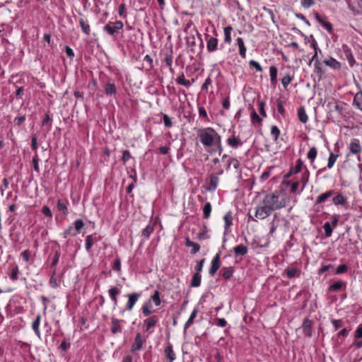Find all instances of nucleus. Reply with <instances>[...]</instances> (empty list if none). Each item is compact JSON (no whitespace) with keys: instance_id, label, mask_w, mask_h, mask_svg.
Returning <instances> with one entry per match:
<instances>
[{"instance_id":"f257e3e1","label":"nucleus","mask_w":362,"mask_h":362,"mask_svg":"<svg viewBox=\"0 0 362 362\" xmlns=\"http://www.w3.org/2000/svg\"><path fill=\"white\" fill-rule=\"evenodd\" d=\"M262 204H265L273 212L275 210L284 207L286 206V201L284 195L276 191L266 194L263 198Z\"/></svg>"},{"instance_id":"f03ea898","label":"nucleus","mask_w":362,"mask_h":362,"mask_svg":"<svg viewBox=\"0 0 362 362\" xmlns=\"http://www.w3.org/2000/svg\"><path fill=\"white\" fill-rule=\"evenodd\" d=\"M197 136L204 147H209L215 142L217 133L214 129L209 127L198 129Z\"/></svg>"},{"instance_id":"7ed1b4c3","label":"nucleus","mask_w":362,"mask_h":362,"mask_svg":"<svg viewBox=\"0 0 362 362\" xmlns=\"http://www.w3.org/2000/svg\"><path fill=\"white\" fill-rule=\"evenodd\" d=\"M272 211L265 204L257 206L255 207V217L252 218L253 221H257V219H264L272 214Z\"/></svg>"},{"instance_id":"20e7f679","label":"nucleus","mask_w":362,"mask_h":362,"mask_svg":"<svg viewBox=\"0 0 362 362\" xmlns=\"http://www.w3.org/2000/svg\"><path fill=\"white\" fill-rule=\"evenodd\" d=\"M123 23L120 21H117L114 23L109 22L104 27V30L110 35H115L118 33L119 30L123 28Z\"/></svg>"},{"instance_id":"39448f33","label":"nucleus","mask_w":362,"mask_h":362,"mask_svg":"<svg viewBox=\"0 0 362 362\" xmlns=\"http://www.w3.org/2000/svg\"><path fill=\"white\" fill-rule=\"evenodd\" d=\"M221 267V253H217L214 257L213 258L211 263V267L209 269V274L211 276H214L216 272L218 271V269Z\"/></svg>"},{"instance_id":"423d86ee","label":"nucleus","mask_w":362,"mask_h":362,"mask_svg":"<svg viewBox=\"0 0 362 362\" xmlns=\"http://www.w3.org/2000/svg\"><path fill=\"white\" fill-rule=\"evenodd\" d=\"M141 294L139 293H132L127 295L128 301L126 305V310L131 311L133 309L134 305L140 298Z\"/></svg>"},{"instance_id":"0eeeda50","label":"nucleus","mask_w":362,"mask_h":362,"mask_svg":"<svg viewBox=\"0 0 362 362\" xmlns=\"http://www.w3.org/2000/svg\"><path fill=\"white\" fill-rule=\"evenodd\" d=\"M349 149L350 153L354 155H358L362 151V148L361 146L360 142L358 139L351 140L349 144Z\"/></svg>"},{"instance_id":"6e6552de","label":"nucleus","mask_w":362,"mask_h":362,"mask_svg":"<svg viewBox=\"0 0 362 362\" xmlns=\"http://www.w3.org/2000/svg\"><path fill=\"white\" fill-rule=\"evenodd\" d=\"M206 48L209 52H215L218 47V39L214 37L206 36Z\"/></svg>"},{"instance_id":"1a4fd4ad","label":"nucleus","mask_w":362,"mask_h":362,"mask_svg":"<svg viewBox=\"0 0 362 362\" xmlns=\"http://www.w3.org/2000/svg\"><path fill=\"white\" fill-rule=\"evenodd\" d=\"M124 322V321L122 320H119L115 317H112L111 318V323H112L111 332L113 334H117V333L121 332H122L121 323H122Z\"/></svg>"},{"instance_id":"9d476101","label":"nucleus","mask_w":362,"mask_h":362,"mask_svg":"<svg viewBox=\"0 0 362 362\" xmlns=\"http://www.w3.org/2000/svg\"><path fill=\"white\" fill-rule=\"evenodd\" d=\"M315 18L328 32L331 33L332 30V24L326 21L325 16H321L318 13L315 14Z\"/></svg>"},{"instance_id":"9b49d317","label":"nucleus","mask_w":362,"mask_h":362,"mask_svg":"<svg viewBox=\"0 0 362 362\" xmlns=\"http://www.w3.org/2000/svg\"><path fill=\"white\" fill-rule=\"evenodd\" d=\"M323 62L325 64L334 70H339L341 67V63L332 57L325 59Z\"/></svg>"},{"instance_id":"f8f14e48","label":"nucleus","mask_w":362,"mask_h":362,"mask_svg":"<svg viewBox=\"0 0 362 362\" xmlns=\"http://www.w3.org/2000/svg\"><path fill=\"white\" fill-rule=\"evenodd\" d=\"M312 321L310 320H305L303 322L302 329L304 334L308 337H312Z\"/></svg>"},{"instance_id":"ddd939ff","label":"nucleus","mask_w":362,"mask_h":362,"mask_svg":"<svg viewBox=\"0 0 362 362\" xmlns=\"http://www.w3.org/2000/svg\"><path fill=\"white\" fill-rule=\"evenodd\" d=\"M142 345H143V340L141 339V334L137 333L135 337L134 341L132 346V351H135L140 350L142 348Z\"/></svg>"},{"instance_id":"4468645a","label":"nucleus","mask_w":362,"mask_h":362,"mask_svg":"<svg viewBox=\"0 0 362 362\" xmlns=\"http://www.w3.org/2000/svg\"><path fill=\"white\" fill-rule=\"evenodd\" d=\"M99 240V238L95 235H90L86 238V249L89 251L93 245Z\"/></svg>"},{"instance_id":"2eb2a0df","label":"nucleus","mask_w":362,"mask_h":362,"mask_svg":"<svg viewBox=\"0 0 362 362\" xmlns=\"http://www.w3.org/2000/svg\"><path fill=\"white\" fill-rule=\"evenodd\" d=\"M159 317L156 315H153L151 317H148L144 320V323L146 324V330L148 331L152 327H153L157 322L158 321Z\"/></svg>"},{"instance_id":"dca6fc26","label":"nucleus","mask_w":362,"mask_h":362,"mask_svg":"<svg viewBox=\"0 0 362 362\" xmlns=\"http://www.w3.org/2000/svg\"><path fill=\"white\" fill-rule=\"evenodd\" d=\"M233 250L235 252V256L238 257L244 256L245 255H246L248 251V249L246 246L243 245H238L233 248Z\"/></svg>"},{"instance_id":"f3484780","label":"nucleus","mask_w":362,"mask_h":362,"mask_svg":"<svg viewBox=\"0 0 362 362\" xmlns=\"http://www.w3.org/2000/svg\"><path fill=\"white\" fill-rule=\"evenodd\" d=\"M185 245L188 247H192L191 250L192 254H195L200 250L199 245L193 241H191L188 238H187L185 240Z\"/></svg>"},{"instance_id":"a211bd4d","label":"nucleus","mask_w":362,"mask_h":362,"mask_svg":"<svg viewBox=\"0 0 362 362\" xmlns=\"http://www.w3.org/2000/svg\"><path fill=\"white\" fill-rule=\"evenodd\" d=\"M108 293L110 294L111 299L112 300V301L114 303V308H115L117 305V295L120 293V290H119L117 288L112 287L109 289Z\"/></svg>"},{"instance_id":"6ab92c4d","label":"nucleus","mask_w":362,"mask_h":362,"mask_svg":"<svg viewBox=\"0 0 362 362\" xmlns=\"http://www.w3.org/2000/svg\"><path fill=\"white\" fill-rule=\"evenodd\" d=\"M354 105L362 111V91L357 93L354 98Z\"/></svg>"},{"instance_id":"aec40b11","label":"nucleus","mask_w":362,"mask_h":362,"mask_svg":"<svg viewBox=\"0 0 362 362\" xmlns=\"http://www.w3.org/2000/svg\"><path fill=\"white\" fill-rule=\"evenodd\" d=\"M298 117L299 120L302 123L305 124L308 122V117L303 107H300L298 108Z\"/></svg>"},{"instance_id":"412c9836","label":"nucleus","mask_w":362,"mask_h":362,"mask_svg":"<svg viewBox=\"0 0 362 362\" xmlns=\"http://www.w3.org/2000/svg\"><path fill=\"white\" fill-rule=\"evenodd\" d=\"M165 354L169 362H173L175 358V354L171 345H169L165 348Z\"/></svg>"},{"instance_id":"4be33fe9","label":"nucleus","mask_w":362,"mask_h":362,"mask_svg":"<svg viewBox=\"0 0 362 362\" xmlns=\"http://www.w3.org/2000/svg\"><path fill=\"white\" fill-rule=\"evenodd\" d=\"M40 315H37L35 321H33L32 324V328L35 331L36 335L40 338Z\"/></svg>"},{"instance_id":"5701e85b","label":"nucleus","mask_w":362,"mask_h":362,"mask_svg":"<svg viewBox=\"0 0 362 362\" xmlns=\"http://www.w3.org/2000/svg\"><path fill=\"white\" fill-rule=\"evenodd\" d=\"M197 313H198V310L197 308H194L193 310V311L192 312L188 320L185 322V331H186V329L187 328H189L192 324H193V322H194V318L197 317Z\"/></svg>"},{"instance_id":"b1692460","label":"nucleus","mask_w":362,"mask_h":362,"mask_svg":"<svg viewBox=\"0 0 362 362\" xmlns=\"http://www.w3.org/2000/svg\"><path fill=\"white\" fill-rule=\"evenodd\" d=\"M333 194H334L333 190H329V191L326 192L325 193L321 194L320 196L317 197L316 202L317 204L324 202L325 200H327L328 198H329L332 195H333Z\"/></svg>"},{"instance_id":"393cba45","label":"nucleus","mask_w":362,"mask_h":362,"mask_svg":"<svg viewBox=\"0 0 362 362\" xmlns=\"http://www.w3.org/2000/svg\"><path fill=\"white\" fill-rule=\"evenodd\" d=\"M237 44H238V47H239L240 55L243 58H245V56H246V47L244 45L243 40L241 37H238L237 39Z\"/></svg>"},{"instance_id":"a878e982","label":"nucleus","mask_w":362,"mask_h":362,"mask_svg":"<svg viewBox=\"0 0 362 362\" xmlns=\"http://www.w3.org/2000/svg\"><path fill=\"white\" fill-rule=\"evenodd\" d=\"M201 274L198 272H195L192 276V281H191V286L192 287H198L200 286L201 284Z\"/></svg>"},{"instance_id":"bb28decb","label":"nucleus","mask_w":362,"mask_h":362,"mask_svg":"<svg viewBox=\"0 0 362 362\" xmlns=\"http://www.w3.org/2000/svg\"><path fill=\"white\" fill-rule=\"evenodd\" d=\"M309 176H310V173H309L308 170L306 169L305 171L302 174L301 178L300 180V182L302 183L301 191H303L306 185L308 184V182L309 181Z\"/></svg>"},{"instance_id":"cd10ccee","label":"nucleus","mask_w":362,"mask_h":362,"mask_svg":"<svg viewBox=\"0 0 362 362\" xmlns=\"http://www.w3.org/2000/svg\"><path fill=\"white\" fill-rule=\"evenodd\" d=\"M227 143L228 144L229 146H230L233 148H237L239 145L242 144L240 139L235 137V136L229 137L227 139Z\"/></svg>"},{"instance_id":"c85d7f7f","label":"nucleus","mask_w":362,"mask_h":362,"mask_svg":"<svg viewBox=\"0 0 362 362\" xmlns=\"http://www.w3.org/2000/svg\"><path fill=\"white\" fill-rule=\"evenodd\" d=\"M344 51L350 66H352L355 63V59L351 54L350 49L348 48V47H344Z\"/></svg>"},{"instance_id":"c756f323","label":"nucleus","mask_w":362,"mask_h":362,"mask_svg":"<svg viewBox=\"0 0 362 362\" xmlns=\"http://www.w3.org/2000/svg\"><path fill=\"white\" fill-rule=\"evenodd\" d=\"M116 87L114 83H107L105 87V92L106 95H111L116 93Z\"/></svg>"},{"instance_id":"7c9ffc66","label":"nucleus","mask_w":362,"mask_h":362,"mask_svg":"<svg viewBox=\"0 0 362 362\" xmlns=\"http://www.w3.org/2000/svg\"><path fill=\"white\" fill-rule=\"evenodd\" d=\"M223 219L225 221V229L228 230L232 225L233 216L231 212L226 213L223 216Z\"/></svg>"},{"instance_id":"2f4dec72","label":"nucleus","mask_w":362,"mask_h":362,"mask_svg":"<svg viewBox=\"0 0 362 362\" xmlns=\"http://www.w3.org/2000/svg\"><path fill=\"white\" fill-rule=\"evenodd\" d=\"M346 201V198L340 194L335 196L332 199V202L335 205H344Z\"/></svg>"},{"instance_id":"473e14b6","label":"nucleus","mask_w":362,"mask_h":362,"mask_svg":"<svg viewBox=\"0 0 362 362\" xmlns=\"http://www.w3.org/2000/svg\"><path fill=\"white\" fill-rule=\"evenodd\" d=\"M219 179L216 175H211L210 176V185L212 190H215L217 188Z\"/></svg>"},{"instance_id":"72a5a7b5","label":"nucleus","mask_w":362,"mask_h":362,"mask_svg":"<svg viewBox=\"0 0 362 362\" xmlns=\"http://www.w3.org/2000/svg\"><path fill=\"white\" fill-rule=\"evenodd\" d=\"M176 81H177V83H179L180 85H182V86H185L186 87H189L191 86L190 81H188V80H186L185 78L184 74H182L181 75H180L177 78Z\"/></svg>"},{"instance_id":"f704fd0d","label":"nucleus","mask_w":362,"mask_h":362,"mask_svg":"<svg viewBox=\"0 0 362 362\" xmlns=\"http://www.w3.org/2000/svg\"><path fill=\"white\" fill-rule=\"evenodd\" d=\"M232 29V27L230 25L224 28V41L227 43H230L231 42L230 33Z\"/></svg>"},{"instance_id":"c9c22d12","label":"nucleus","mask_w":362,"mask_h":362,"mask_svg":"<svg viewBox=\"0 0 362 362\" xmlns=\"http://www.w3.org/2000/svg\"><path fill=\"white\" fill-rule=\"evenodd\" d=\"M269 74L271 78V81L273 84L276 83V76H277V69L276 66H271L269 69Z\"/></svg>"},{"instance_id":"e433bc0d","label":"nucleus","mask_w":362,"mask_h":362,"mask_svg":"<svg viewBox=\"0 0 362 362\" xmlns=\"http://www.w3.org/2000/svg\"><path fill=\"white\" fill-rule=\"evenodd\" d=\"M223 271V277L226 279H230L233 273V269L232 267H224L222 269Z\"/></svg>"},{"instance_id":"4c0bfd02","label":"nucleus","mask_w":362,"mask_h":362,"mask_svg":"<svg viewBox=\"0 0 362 362\" xmlns=\"http://www.w3.org/2000/svg\"><path fill=\"white\" fill-rule=\"evenodd\" d=\"M323 228L325 230V234L327 238H329L332 233V228L331 223L329 222L325 223L323 226Z\"/></svg>"},{"instance_id":"58836bf2","label":"nucleus","mask_w":362,"mask_h":362,"mask_svg":"<svg viewBox=\"0 0 362 362\" xmlns=\"http://www.w3.org/2000/svg\"><path fill=\"white\" fill-rule=\"evenodd\" d=\"M79 23L82 30L87 35L90 33V29L88 23H86L83 18L79 20Z\"/></svg>"},{"instance_id":"ea45409f","label":"nucleus","mask_w":362,"mask_h":362,"mask_svg":"<svg viewBox=\"0 0 362 362\" xmlns=\"http://www.w3.org/2000/svg\"><path fill=\"white\" fill-rule=\"evenodd\" d=\"M211 211V205L209 202H206L204 204L203 212H204V216L205 218H208L210 216V214Z\"/></svg>"},{"instance_id":"a19ab883","label":"nucleus","mask_w":362,"mask_h":362,"mask_svg":"<svg viewBox=\"0 0 362 362\" xmlns=\"http://www.w3.org/2000/svg\"><path fill=\"white\" fill-rule=\"evenodd\" d=\"M317 153V149L315 147H312L309 150V151L307 154V156H308V159L310 160L311 162L314 161L315 158H316Z\"/></svg>"},{"instance_id":"79ce46f5","label":"nucleus","mask_w":362,"mask_h":362,"mask_svg":"<svg viewBox=\"0 0 362 362\" xmlns=\"http://www.w3.org/2000/svg\"><path fill=\"white\" fill-rule=\"evenodd\" d=\"M153 231V227L148 225L142 231V236L148 238Z\"/></svg>"},{"instance_id":"37998d69","label":"nucleus","mask_w":362,"mask_h":362,"mask_svg":"<svg viewBox=\"0 0 362 362\" xmlns=\"http://www.w3.org/2000/svg\"><path fill=\"white\" fill-rule=\"evenodd\" d=\"M151 305V303L148 302V303H146L144 305L143 308H142V313L143 314L145 315V316H148L150 314H151L152 311L150 309Z\"/></svg>"},{"instance_id":"c03bdc74","label":"nucleus","mask_w":362,"mask_h":362,"mask_svg":"<svg viewBox=\"0 0 362 362\" xmlns=\"http://www.w3.org/2000/svg\"><path fill=\"white\" fill-rule=\"evenodd\" d=\"M151 299L156 306L160 305V293L158 291H156L153 295L151 296Z\"/></svg>"},{"instance_id":"a18cd8bd","label":"nucleus","mask_w":362,"mask_h":362,"mask_svg":"<svg viewBox=\"0 0 362 362\" xmlns=\"http://www.w3.org/2000/svg\"><path fill=\"white\" fill-rule=\"evenodd\" d=\"M271 134L274 136V139L275 141H276L278 139L279 136L280 134V131L276 126L273 125L271 127Z\"/></svg>"},{"instance_id":"49530a36","label":"nucleus","mask_w":362,"mask_h":362,"mask_svg":"<svg viewBox=\"0 0 362 362\" xmlns=\"http://www.w3.org/2000/svg\"><path fill=\"white\" fill-rule=\"evenodd\" d=\"M341 287H342V283L340 281H337V282L334 283L329 287V291H337L340 290L341 288Z\"/></svg>"},{"instance_id":"de8ad7c7","label":"nucleus","mask_w":362,"mask_h":362,"mask_svg":"<svg viewBox=\"0 0 362 362\" xmlns=\"http://www.w3.org/2000/svg\"><path fill=\"white\" fill-rule=\"evenodd\" d=\"M337 156H335L333 153H331L329 156V158H328V163H327V167L329 168H332L334 164V163L336 162V160H337Z\"/></svg>"},{"instance_id":"09e8293b","label":"nucleus","mask_w":362,"mask_h":362,"mask_svg":"<svg viewBox=\"0 0 362 362\" xmlns=\"http://www.w3.org/2000/svg\"><path fill=\"white\" fill-rule=\"evenodd\" d=\"M76 235V232L74 230L72 226H70L69 228L64 230V237L66 238L68 236H75Z\"/></svg>"},{"instance_id":"8fccbe9b","label":"nucleus","mask_w":362,"mask_h":362,"mask_svg":"<svg viewBox=\"0 0 362 362\" xmlns=\"http://www.w3.org/2000/svg\"><path fill=\"white\" fill-rule=\"evenodd\" d=\"M186 42L189 47H193L196 45L195 37L193 35L186 37Z\"/></svg>"},{"instance_id":"3c124183","label":"nucleus","mask_w":362,"mask_h":362,"mask_svg":"<svg viewBox=\"0 0 362 362\" xmlns=\"http://www.w3.org/2000/svg\"><path fill=\"white\" fill-rule=\"evenodd\" d=\"M292 78L290 76V75L288 74H286V76H284L282 78H281V83H282V85L284 86V87L285 88H286V87L288 86V85L291 83Z\"/></svg>"},{"instance_id":"603ef678","label":"nucleus","mask_w":362,"mask_h":362,"mask_svg":"<svg viewBox=\"0 0 362 362\" xmlns=\"http://www.w3.org/2000/svg\"><path fill=\"white\" fill-rule=\"evenodd\" d=\"M57 209H59V211L63 212L64 214H67L66 206L61 200H59L57 202Z\"/></svg>"},{"instance_id":"864d4df0","label":"nucleus","mask_w":362,"mask_h":362,"mask_svg":"<svg viewBox=\"0 0 362 362\" xmlns=\"http://www.w3.org/2000/svg\"><path fill=\"white\" fill-rule=\"evenodd\" d=\"M84 223L82 220L78 219L74 222V227L76 233L80 231V230L83 227Z\"/></svg>"},{"instance_id":"5fc2aeb1","label":"nucleus","mask_w":362,"mask_h":362,"mask_svg":"<svg viewBox=\"0 0 362 362\" xmlns=\"http://www.w3.org/2000/svg\"><path fill=\"white\" fill-rule=\"evenodd\" d=\"M303 165V161L300 159H298L296 162L295 168L293 170V173L294 174L298 173L301 170Z\"/></svg>"},{"instance_id":"6e6d98bb","label":"nucleus","mask_w":362,"mask_h":362,"mask_svg":"<svg viewBox=\"0 0 362 362\" xmlns=\"http://www.w3.org/2000/svg\"><path fill=\"white\" fill-rule=\"evenodd\" d=\"M315 4V0H303L301 5L305 8H308Z\"/></svg>"},{"instance_id":"4d7b16f0","label":"nucleus","mask_w":362,"mask_h":362,"mask_svg":"<svg viewBox=\"0 0 362 362\" xmlns=\"http://www.w3.org/2000/svg\"><path fill=\"white\" fill-rule=\"evenodd\" d=\"M249 64H250V66H252V67L255 68V69H256L257 71H259V72H260V71H262V66H260V64H259L257 62H256V61H255V60H250V61L249 62Z\"/></svg>"},{"instance_id":"13d9d810","label":"nucleus","mask_w":362,"mask_h":362,"mask_svg":"<svg viewBox=\"0 0 362 362\" xmlns=\"http://www.w3.org/2000/svg\"><path fill=\"white\" fill-rule=\"evenodd\" d=\"M18 267L17 266H16L12 269V272L10 275V278L13 281L17 280L18 279Z\"/></svg>"},{"instance_id":"bf43d9fd","label":"nucleus","mask_w":362,"mask_h":362,"mask_svg":"<svg viewBox=\"0 0 362 362\" xmlns=\"http://www.w3.org/2000/svg\"><path fill=\"white\" fill-rule=\"evenodd\" d=\"M251 119L253 122H257L260 124L262 122V119L255 110H253L251 113Z\"/></svg>"},{"instance_id":"052dcab7","label":"nucleus","mask_w":362,"mask_h":362,"mask_svg":"<svg viewBox=\"0 0 362 362\" xmlns=\"http://www.w3.org/2000/svg\"><path fill=\"white\" fill-rule=\"evenodd\" d=\"M320 65H321V64H320L319 59H316L314 63L315 71L317 74H321L322 73V70Z\"/></svg>"},{"instance_id":"680f3d73","label":"nucleus","mask_w":362,"mask_h":362,"mask_svg":"<svg viewBox=\"0 0 362 362\" xmlns=\"http://www.w3.org/2000/svg\"><path fill=\"white\" fill-rule=\"evenodd\" d=\"M204 261L205 259H201L197 264V265L195 266V270H196V272H198L200 274V272L202 271V269H203V267H204Z\"/></svg>"},{"instance_id":"e2e57ef3","label":"nucleus","mask_w":362,"mask_h":362,"mask_svg":"<svg viewBox=\"0 0 362 362\" xmlns=\"http://www.w3.org/2000/svg\"><path fill=\"white\" fill-rule=\"evenodd\" d=\"M346 271H347V266L346 264H341L337 267V269L336 270V274H340L346 272Z\"/></svg>"},{"instance_id":"0e129e2a","label":"nucleus","mask_w":362,"mask_h":362,"mask_svg":"<svg viewBox=\"0 0 362 362\" xmlns=\"http://www.w3.org/2000/svg\"><path fill=\"white\" fill-rule=\"evenodd\" d=\"M332 323L334 325L335 329H338L343 326V321L341 320H333Z\"/></svg>"},{"instance_id":"69168bd1","label":"nucleus","mask_w":362,"mask_h":362,"mask_svg":"<svg viewBox=\"0 0 362 362\" xmlns=\"http://www.w3.org/2000/svg\"><path fill=\"white\" fill-rule=\"evenodd\" d=\"M131 158V155L129 151L125 150L123 151L122 160L124 163H125L129 158Z\"/></svg>"},{"instance_id":"338daca9","label":"nucleus","mask_w":362,"mask_h":362,"mask_svg":"<svg viewBox=\"0 0 362 362\" xmlns=\"http://www.w3.org/2000/svg\"><path fill=\"white\" fill-rule=\"evenodd\" d=\"M163 123L166 127L172 126L171 119L167 115H163Z\"/></svg>"},{"instance_id":"774afa93","label":"nucleus","mask_w":362,"mask_h":362,"mask_svg":"<svg viewBox=\"0 0 362 362\" xmlns=\"http://www.w3.org/2000/svg\"><path fill=\"white\" fill-rule=\"evenodd\" d=\"M296 272H297L296 269H294V268L289 269L286 271V275L289 279H291L295 276Z\"/></svg>"}]
</instances>
